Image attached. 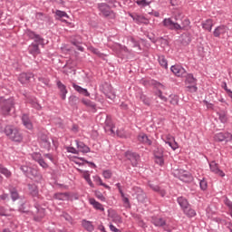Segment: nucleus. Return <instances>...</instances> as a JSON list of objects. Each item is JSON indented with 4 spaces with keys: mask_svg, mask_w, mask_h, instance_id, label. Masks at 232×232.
Returning a JSON list of instances; mask_svg holds the SVG:
<instances>
[{
    "mask_svg": "<svg viewBox=\"0 0 232 232\" xmlns=\"http://www.w3.org/2000/svg\"><path fill=\"white\" fill-rule=\"evenodd\" d=\"M0 173H2V175H5V177H6L7 179H10V177H12V172L8 170V169L3 167V165L1 164H0Z\"/></svg>",
    "mask_w": 232,
    "mask_h": 232,
    "instance_id": "obj_37",
    "label": "nucleus"
},
{
    "mask_svg": "<svg viewBox=\"0 0 232 232\" xmlns=\"http://www.w3.org/2000/svg\"><path fill=\"white\" fill-rule=\"evenodd\" d=\"M138 140L139 142H140L141 144H145L146 146H151L152 144L151 140H150L148 135H146L145 133H140L138 135Z\"/></svg>",
    "mask_w": 232,
    "mask_h": 232,
    "instance_id": "obj_20",
    "label": "nucleus"
},
{
    "mask_svg": "<svg viewBox=\"0 0 232 232\" xmlns=\"http://www.w3.org/2000/svg\"><path fill=\"white\" fill-rule=\"evenodd\" d=\"M72 88L75 90V92H78V93H81L82 95H84L85 97H90V92H88L87 89H84L75 83H72Z\"/></svg>",
    "mask_w": 232,
    "mask_h": 232,
    "instance_id": "obj_26",
    "label": "nucleus"
},
{
    "mask_svg": "<svg viewBox=\"0 0 232 232\" xmlns=\"http://www.w3.org/2000/svg\"><path fill=\"white\" fill-rule=\"evenodd\" d=\"M185 77V84L187 85V90L188 92H189L190 93H195L198 88L197 87V80L195 78V76H193V74L191 73H188L186 74Z\"/></svg>",
    "mask_w": 232,
    "mask_h": 232,
    "instance_id": "obj_2",
    "label": "nucleus"
},
{
    "mask_svg": "<svg viewBox=\"0 0 232 232\" xmlns=\"http://www.w3.org/2000/svg\"><path fill=\"white\" fill-rule=\"evenodd\" d=\"M199 188L202 191H206L208 189V181L206 179H199Z\"/></svg>",
    "mask_w": 232,
    "mask_h": 232,
    "instance_id": "obj_43",
    "label": "nucleus"
},
{
    "mask_svg": "<svg viewBox=\"0 0 232 232\" xmlns=\"http://www.w3.org/2000/svg\"><path fill=\"white\" fill-rule=\"evenodd\" d=\"M225 206H227V208H228L229 211L232 210V201H230L228 197H225L224 200H223Z\"/></svg>",
    "mask_w": 232,
    "mask_h": 232,
    "instance_id": "obj_46",
    "label": "nucleus"
},
{
    "mask_svg": "<svg viewBox=\"0 0 232 232\" xmlns=\"http://www.w3.org/2000/svg\"><path fill=\"white\" fill-rule=\"evenodd\" d=\"M170 104H173V106L179 104V96L177 95H170Z\"/></svg>",
    "mask_w": 232,
    "mask_h": 232,
    "instance_id": "obj_50",
    "label": "nucleus"
},
{
    "mask_svg": "<svg viewBox=\"0 0 232 232\" xmlns=\"http://www.w3.org/2000/svg\"><path fill=\"white\" fill-rule=\"evenodd\" d=\"M28 189H29V193H30V195H32V197H37V195H39V188H37V185L29 184Z\"/></svg>",
    "mask_w": 232,
    "mask_h": 232,
    "instance_id": "obj_31",
    "label": "nucleus"
},
{
    "mask_svg": "<svg viewBox=\"0 0 232 232\" xmlns=\"http://www.w3.org/2000/svg\"><path fill=\"white\" fill-rule=\"evenodd\" d=\"M95 197L99 198L102 202H106V198H104V195L101 192H96Z\"/></svg>",
    "mask_w": 232,
    "mask_h": 232,
    "instance_id": "obj_59",
    "label": "nucleus"
},
{
    "mask_svg": "<svg viewBox=\"0 0 232 232\" xmlns=\"http://www.w3.org/2000/svg\"><path fill=\"white\" fill-rule=\"evenodd\" d=\"M35 17L37 19V21H48V15L43 14V13H36Z\"/></svg>",
    "mask_w": 232,
    "mask_h": 232,
    "instance_id": "obj_41",
    "label": "nucleus"
},
{
    "mask_svg": "<svg viewBox=\"0 0 232 232\" xmlns=\"http://www.w3.org/2000/svg\"><path fill=\"white\" fill-rule=\"evenodd\" d=\"M63 218L67 221V222H72V218H71V216L67 213L63 215Z\"/></svg>",
    "mask_w": 232,
    "mask_h": 232,
    "instance_id": "obj_64",
    "label": "nucleus"
},
{
    "mask_svg": "<svg viewBox=\"0 0 232 232\" xmlns=\"http://www.w3.org/2000/svg\"><path fill=\"white\" fill-rule=\"evenodd\" d=\"M22 122L27 130H34V124L32 123V121L30 120V116L28 114H23L22 115Z\"/></svg>",
    "mask_w": 232,
    "mask_h": 232,
    "instance_id": "obj_19",
    "label": "nucleus"
},
{
    "mask_svg": "<svg viewBox=\"0 0 232 232\" xmlns=\"http://www.w3.org/2000/svg\"><path fill=\"white\" fill-rule=\"evenodd\" d=\"M140 100L142 101L146 106H150V98L146 97V95L140 94Z\"/></svg>",
    "mask_w": 232,
    "mask_h": 232,
    "instance_id": "obj_47",
    "label": "nucleus"
},
{
    "mask_svg": "<svg viewBox=\"0 0 232 232\" xmlns=\"http://www.w3.org/2000/svg\"><path fill=\"white\" fill-rule=\"evenodd\" d=\"M136 4L138 5V6H141L142 8H144L146 6H150L151 2H150L149 0H137Z\"/></svg>",
    "mask_w": 232,
    "mask_h": 232,
    "instance_id": "obj_39",
    "label": "nucleus"
},
{
    "mask_svg": "<svg viewBox=\"0 0 232 232\" xmlns=\"http://www.w3.org/2000/svg\"><path fill=\"white\" fill-rule=\"evenodd\" d=\"M177 202L178 204L180 206L181 209H186V208L189 207V202L188 201V199L184 197H179L177 198Z\"/></svg>",
    "mask_w": 232,
    "mask_h": 232,
    "instance_id": "obj_28",
    "label": "nucleus"
},
{
    "mask_svg": "<svg viewBox=\"0 0 232 232\" xmlns=\"http://www.w3.org/2000/svg\"><path fill=\"white\" fill-rule=\"evenodd\" d=\"M130 16L131 17V19H133V21H135V23H144V21L146 20V18L143 15L140 14H130Z\"/></svg>",
    "mask_w": 232,
    "mask_h": 232,
    "instance_id": "obj_33",
    "label": "nucleus"
},
{
    "mask_svg": "<svg viewBox=\"0 0 232 232\" xmlns=\"http://www.w3.org/2000/svg\"><path fill=\"white\" fill-rule=\"evenodd\" d=\"M158 61L160 66H162V68H165V70H168V60H166L165 55H160L158 58Z\"/></svg>",
    "mask_w": 232,
    "mask_h": 232,
    "instance_id": "obj_34",
    "label": "nucleus"
},
{
    "mask_svg": "<svg viewBox=\"0 0 232 232\" xmlns=\"http://www.w3.org/2000/svg\"><path fill=\"white\" fill-rule=\"evenodd\" d=\"M82 226L83 229H85L86 231H89V232H92L95 229V227L93 226L92 221H89L86 219L82 220Z\"/></svg>",
    "mask_w": 232,
    "mask_h": 232,
    "instance_id": "obj_25",
    "label": "nucleus"
},
{
    "mask_svg": "<svg viewBox=\"0 0 232 232\" xmlns=\"http://www.w3.org/2000/svg\"><path fill=\"white\" fill-rule=\"evenodd\" d=\"M104 130L108 135H115V124L111 121V116H106Z\"/></svg>",
    "mask_w": 232,
    "mask_h": 232,
    "instance_id": "obj_8",
    "label": "nucleus"
},
{
    "mask_svg": "<svg viewBox=\"0 0 232 232\" xmlns=\"http://www.w3.org/2000/svg\"><path fill=\"white\" fill-rule=\"evenodd\" d=\"M209 168L210 171H212V173H215V175H218L219 177H226V173L218 169V164L217 162L211 161L209 163Z\"/></svg>",
    "mask_w": 232,
    "mask_h": 232,
    "instance_id": "obj_15",
    "label": "nucleus"
},
{
    "mask_svg": "<svg viewBox=\"0 0 232 232\" xmlns=\"http://www.w3.org/2000/svg\"><path fill=\"white\" fill-rule=\"evenodd\" d=\"M184 215L188 217V218H193V217H197V211L191 208V205H188V207L185 208L183 210Z\"/></svg>",
    "mask_w": 232,
    "mask_h": 232,
    "instance_id": "obj_23",
    "label": "nucleus"
},
{
    "mask_svg": "<svg viewBox=\"0 0 232 232\" xmlns=\"http://www.w3.org/2000/svg\"><path fill=\"white\" fill-rule=\"evenodd\" d=\"M33 159L35 160V162H39L40 160L43 159V156L40 153H34Z\"/></svg>",
    "mask_w": 232,
    "mask_h": 232,
    "instance_id": "obj_60",
    "label": "nucleus"
},
{
    "mask_svg": "<svg viewBox=\"0 0 232 232\" xmlns=\"http://www.w3.org/2000/svg\"><path fill=\"white\" fill-rule=\"evenodd\" d=\"M38 164L42 167V168H44V169H46V168H48V165H47V163H45V161H44V160L42 158V160H40L39 161H38Z\"/></svg>",
    "mask_w": 232,
    "mask_h": 232,
    "instance_id": "obj_62",
    "label": "nucleus"
},
{
    "mask_svg": "<svg viewBox=\"0 0 232 232\" xmlns=\"http://www.w3.org/2000/svg\"><path fill=\"white\" fill-rule=\"evenodd\" d=\"M39 140L41 141L42 146L45 148V150H49L52 146V143L50 142V139L45 134H40Z\"/></svg>",
    "mask_w": 232,
    "mask_h": 232,
    "instance_id": "obj_17",
    "label": "nucleus"
},
{
    "mask_svg": "<svg viewBox=\"0 0 232 232\" xmlns=\"http://www.w3.org/2000/svg\"><path fill=\"white\" fill-rule=\"evenodd\" d=\"M14 100L9 99L4 102V105L1 107L3 115H9L14 107Z\"/></svg>",
    "mask_w": 232,
    "mask_h": 232,
    "instance_id": "obj_12",
    "label": "nucleus"
},
{
    "mask_svg": "<svg viewBox=\"0 0 232 232\" xmlns=\"http://www.w3.org/2000/svg\"><path fill=\"white\" fill-rule=\"evenodd\" d=\"M26 35L28 36L29 39H34L37 35V34H35V32L32 30H27Z\"/></svg>",
    "mask_w": 232,
    "mask_h": 232,
    "instance_id": "obj_58",
    "label": "nucleus"
},
{
    "mask_svg": "<svg viewBox=\"0 0 232 232\" xmlns=\"http://www.w3.org/2000/svg\"><path fill=\"white\" fill-rule=\"evenodd\" d=\"M11 198L14 202L19 198V193H17V190L15 188H13L11 190Z\"/></svg>",
    "mask_w": 232,
    "mask_h": 232,
    "instance_id": "obj_45",
    "label": "nucleus"
},
{
    "mask_svg": "<svg viewBox=\"0 0 232 232\" xmlns=\"http://www.w3.org/2000/svg\"><path fill=\"white\" fill-rule=\"evenodd\" d=\"M162 24L164 28L167 30H174L175 32H179L180 30V24L173 21L172 18H164L162 21Z\"/></svg>",
    "mask_w": 232,
    "mask_h": 232,
    "instance_id": "obj_6",
    "label": "nucleus"
},
{
    "mask_svg": "<svg viewBox=\"0 0 232 232\" xmlns=\"http://www.w3.org/2000/svg\"><path fill=\"white\" fill-rule=\"evenodd\" d=\"M5 133L14 142H21L23 140V134L19 130L10 125L5 126Z\"/></svg>",
    "mask_w": 232,
    "mask_h": 232,
    "instance_id": "obj_1",
    "label": "nucleus"
},
{
    "mask_svg": "<svg viewBox=\"0 0 232 232\" xmlns=\"http://www.w3.org/2000/svg\"><path fill=\"white\" fill-rule=\"evenodd\" d=\"M189 24H191V22L189 21V19L188 18L183 19L181 22L179 30H186V28H188Z\"/></svg>",
    "mask_w": 232,
    "mask_h": 232,
    "instance_id": "obj_38",
    "label": "nucleus"
},
{
    "mask_svg": "<svg viewBox=\"0 0 232 232\" xmlns=\"http://www.w3.org/2000/svg\"><path fill=\"white\" fill-rule=\"evenodd\" d=\"M130 43H132L134 48H138V50H140V43L135 40V38H130Z\"/></svg>",
    "mask_w": 232,
    "mask_h": 232,
    "instance_id": "obj_56",
    "label": "nucleus"
},
{
    "mask_svg": "<svg viewBox=\"0 0 232 232\" xmlns=\"http://www.w3.org/2000/svg\"><path fill=\"white\" fill-rule=\"evenodd\" d=\"M97 8L100 12V15H103V17H111V19L115 17V13L111 11L110 5L106 3H99L97 4Z\"/></svg>",
    "mask_w": 232,
    "mask_h": 232,
    "instance_id": "obj_3",
    "label": "nucleus"
},
{
    "mask_svg": "<svg viewBox=\"0 0 232 232\" xmlns=\"http://www.w3.org/2000/svg\"><path fill=\"white\" fill-rule=\"evenodd\" d=\"M159 157H164V150L162 148H157L154 150V159Z\"/></svg>",
    "mask_w": 232,
    "mask_h": 232,
    "instance_id": "obj_42",
    "label": "nucleus"
},
{
    "mask_svg": "<svg viewBox=\"0 0 232 232\" xmlns=\"http://www.w3.org/2000/svg\"><path fill=\"white\" fill-rule=\"evenodd\" d=\"M38 81L44 84V86H48V84H50V80L46 78H38Z\"/></svg>",
    "mask_w": 232,
    "mask_h": 232,
    "instance_id": "obj_61",
    "label": "nucleus"
},
{
    "mask_svg": "<svg viewBox=\"0 0 232 232\" xmlns=\"http://www.w3.org/2000/svg\"><path fill=\"white\" fill-rule=\"evenodd\" d=\"M213 35L214 37L226 39V37H229V27L226 24H220L214 29Z\"/></svg>",
    "mask_w": 232,
    "mask_h": 232,
    "instance_id": "obj_4",
    "label": "nucleus"
},
{
    "mask_svg": "<svg viewBox=\"0 0 232 232\" xmlns=\"http://www.w3.org/2000/svg\"><path fill=\"white\" fill-rule=\"evenodd\" d=\"M218 119L223 124H226V122H227V115H226L225 112L218 113Z\"/></svg>",
    "mask_w": 232,
    "mask_h": 232,
    "instance_id": "obj_44",
    "label": "nucleus"
},
{
    "mask_svg": "<svg viewBox=\"0 0 232 232\" xmlns=\"http://www.w3.org/2000/svg\"><path fill=\"white\" fill-rule=\"evenodd\" d=\"M89 204H91V206H92L94 209H97L98 211H104V206H102V204L95 200L93 198L89 199Z\"/></svg>",
    "mask_w": 232,
    "mask_h": 232,
    "instance_id": "obj_24",
    "label": "nucleus"
},
{
    "mask_svg": "<svg viewBox=\"0 0 232 232\" xmlns=\"http://www.w3.org/2000/svg\"><path fill=\"white\" fill-rule=\"evenodd\" d=\"M28 179H39L41 178V174H39V170L36 169L31 168L29 169V174H27Z\"/></svg>",
    "mask_w": 232,
    "mask_h": 232,
    "instance_id": "obj_32",
    "label": "nucleus"
},
{
    "mask_svg": "<svg viewBox=\"0 0 232 232\" xmlns=\"http://www.w3.org/2000/svg\"><path fill=\"white\" fill-rule=\"evenodd\" d=\"M109 227H110V230L112 231V232H122V231H121V229L117 228V227H116L115 226H113L112 224H111V225L109 226Z\"/></svg>",
    "mask_w": 232,
    "mask_h": 232,
    "instance_id": "obj_63",
    "label": "nucleus"
},
{
    "mask_svg": "<svg viewBox=\"0 0 232 232\" xmlns=\"http://www.w3.org/2000/svg\"><path fill=\"white\" fill-rule=\"evenodd\" d=\"M29 53H31V55H39V53H41V49H39V44H32L29 46Z\"/></svg>",
    "mask_w": 232,
    "mask_h": 232,
    "instance_id": "obj_29",
    "label": "nucleus"
},
{
    "mask_svg": "<svg viewBox=\"0 0 232 232\" xmlns=\"http://www.w3.org/2000/svg\"><path fill=\"white\" fill-rule=\"evenodd\" d=\"M32 79H34V73L32 72H22L18 76V81L21 84H28V82H31Z\"/></svg>",
    "mask_w": 232,
    "mask_h": 232,
    "instance_id": "obj_13",
    "label": "nucleus"
},
{
    "mask_svg": "<svg viewBox=\"0 0 232 232\" xmlns=\"http://www.w3.org/2000/svg\"><path fill=\"white\" fill-rule=\"evenodd\" d=\"M53 198L56 200H70V193L63 192V193H55L53 195Z\"/></svg>",
    "mask_w": 232,
    "mask_h": 232,
    "instance_id": "obj_27",
    "label": "nucleus"
},
{
    "mask_svg": "<svg viewBox=\"0 0 232 232\" xmlns=\"http://www.w3.org/2000/svg\"><path fill=\"white\" fill-rule=\"evenodd\" d=\"M82 104H84L85 106H87L88 108H92V110H95V108H96V104H95V102H92V101H90V100H88V99H82Z\"/></svg>",
    "mask_w": 232,
    "mask_h": 232,
    "instance_id": "obj_36",
    "label": "nucleus"
},
{
    "mask_svg": "<svg viewBox=\"0 0 232 232\" xmlns=\"http://www.w3.org/2000/svg\"><path fill=\"white\" fill-rule=\"evenodd\" d=\"M132 191L134 195H136V198L138 202L144 203L146 202L148 196H146V193H144V190L139 187H133Z\"/></svg>",
    "mask_w": 232,
    "mask_h": 232,
    "instance_id": "obj_10",
    "label": "nucleus"
},
{
    "mask_svg": "<svg viewBox=\"0 0 232 232\" xmlns=\"http://www.w3.org/2000/svg\"><path fill=\"white\" fill-rule=\"evenodd\" d=\"M173 175L176 177V179L182 180V182H188V179H189V173L183 169L175 170Z\"/></svg>",
    "mask_w": 232,
    "mask_h": 232,
    "instance_id": "obj_14",
    "label": "nucleus"
},
{
    "mask_svg": "<svg viewBox=\"0 0 232 232\" xmlns=\"http://www.w3.org/2000/svg\"><path fill=\"white\" fill-rule=\"evenodd\" d=\"M125 158L127 160H130L133 168H137V166H139V162H140V155L137 152L128 150L125 152Z\"/></svg>",
    "mask_w": 232,
    "mask_h": 232,
    "instance_id": "obj_5",
    "label": "nucleus"
},
{
    "mask_svg": "<svg viewBox=\"0 0 232 232\" xmlns=\"http://www.w3.org/2000/svg\"><path fill=\"white\" fill-rule=\"evenodd\" d=\"M34 219L36 222H41L42 218H44L46 215L44 208H41L39 204L34 205V209L33 210Z\"/></svg>",
    "mask_w": 232,
    "mask_h": 232,
    "instance_id": "obj_7",
    "label": "nucleus"
},
{
    "mask_svg": "<svg viewBox=\"0 0 232 232\" xmlns=\"http://www.w3.org/2000/svg\"><path fill=\"white\" fill-rule=\"evenodd\" d=\"M102 175L105 179H111L113 173H111V170L107 169V170H103Z\"/></svg>",
    "mask_w": 232,
    "mask_h": 232,
    "instance_id": "obj_53",
    "label": "nucleus"
},
{
    "mask_svg": "<svg viewBox=\"0 0 232 232\" xmlns=\"http://www.w3.org/2000/svg\"><path fill=\"white\" fill-rule=\"evenodd\" d=\"M55 14H56L57 17H59L60 19L63 17L68 18V14H66V12H64V11L56 10Z\"/></svg>",
    "mask_w": 232,
    "mask_h": 232,
    "instance_id": "obj_52",
    "label": "nucleus"
},
{
    "mask_svg": "<svg viewBox=\"0 0 232 232\" xmlns=\"http://www.w3.org/2000/svg\"><path fill=\"white\" fill-rule=\"evenodd\" d=\"M214 140L217 142H230L232 140V134L229 132H219L215 134Z\"/></svg>",
    "mask_w": 232,
    "mask_h": 232,
    "instance_id": "obj_9",
    "label": "nucleus"
},
{
    "mask_svg": "<svg viewBox=\"0 0 232 232\" xmlns=\"http://www.w3.org/2000/svg\"><path fill=\"white\" fill-rule=\"evenodd\" d=\"M32 167L28 166V165H22L20 166V169L21 171H23L24 175H25V177H28V175L30 174V169Z\"/></svg>",
    "mask_w": 232,
    "mask_h": 232,
    "instance_id": "obj_40",
    "label": "nucleus"
},
{
    "mask_svg": "<svg viewBox=\"0 0 232 232\" xmlns=\"http://www.w3.org/2000/svg\"><path fill=\"white\" fill-rule=\"evenodd\" d=\"M80 173H82L83 174V179L85 180H89L90 179V172L88 170H82V169H79Z\"/></svg>",
    "mask_w": 232,
    "mask_h": 232,
    "instance_id": "obj_57",
    "label": "nucleus"
},
{
    "mask_svg": "<svg viewBox=\"0 0 232 232\" xmlns=\"http://www.w3.org/2000/svg\"><path fill=\"white\" fill-rule=\"evenodd\" d=\"M170 71L176 75V77H186L187 75L186 69L179 64L172 65L170 67Z\"/></svg>",
    "mask_w": 232,
    "mask_h": 232,
    "instance_id": "obj_11",
    "label": "nucleus"
},
{
    "mask_svg": "<svg viewBox=\"0 0 232 232\" xmlns=\"http://www.w3.org/2000/svg\"><path fill=\"white\" fill-rule=\"evenodd\" d=\"M107 99H110L111 101H114L116 95L113 91H110L109 92H104Z\"/></svg>",
    "mask_w": 232,
    "mask_h": 232,
    "instance_id": "obj_51",
    "label": "nucleus"
},
{
    "mask_svg": "<svg viewBox=\"0 0 232 232\" xmlns=\"http://www.w3.org/2000/svg\"><path fill=\"white\" fill-rule=\"evenodd\" d=\"M34 43H37L36 44H43L44 43V39H43V37H41L39 34H36L34 37Z\"/></svg>",
    "mask_w": 232,
    "mask_h": 232,
    "instance_id": "obj_49",
    "label": "nucleus"
},
{
    "mask_svg": "<svg viewBox=\"0 0 232 232\" xmlns=\"http://www.w3.org/2000/svg\"><path fill=\"white\" fill-rule=\"evenodd\" d=\"M155 163L158 164L159 166H164V156L155 158Z\"/></svg>",
    "mask_w": 232,
    "mask_h": 232,
    "instance_id": "obj_55",
    "label": "nucleus"
},
{
    "mask_svg": "<svg viewBox=\"0 0 232 232\" xmlns=\"http://www.w3.org/2000/svg\"><path fill=\"white\" fill-rule=\"evenodd\" d=\"M203 30H207V32H211L213 30V21L211 19H207L202 23Z\"/></svg>",
    "mask_w": 232,
    "mask_h": 232,
    "instance_id": "obj_30",
    "label": "nucleus"
},
{
    "mask_svg": "<svg viewBox=\"0 0 232 232\" xmlns=\"http://www.w3.org/2000/svg\"><path fill=\"white\" fill-rule=\"evenodd\" d=\"M56 86H57L58 90H60L62 100L66 101V94L68 93L66 85H64L62 81L58 80V81H56Z\"/></svg>",
    "mask_w": 232,
    "mask_h": 232,
    "instance_id": "obj_16",
    "label": "nucleus"
},
{
    "mask_svg": "<svg viewBox=\"0 0 232 232\" xmlns=\"http://www.w3.org/2000/svg\"><path fill=\"white\" fill-rule=\"evenodd\" d=\"M109 217L110 218H111L112 222H114V224H122V218H121L120 215H118L115 210H111L109 213Z\"/></svg>",
    "mask_w": 232,
    "mask_h": 232,
    "instance_id": "obj_22",
    "label": "nucleus"
},
{
    "mask_svg": "<svg viewBox=\"0 0 232 232\" xmlns=\"http://www.w3.org/2000/svg\"><path fill=\"white\" fill-rule=\"evenodd\" d=\"M93 180L96 182V184H99V186H102L106 189H110V186H108L106 183L102 182V179L99 176H94Z\"/></svg>",
    "mask_w": 232,
    "mask_h": 232,
    "instance_id": "obj_35",
    "label": "nucleus"
},
{
    "mask_svg": "<svg viewBox=\"0 0 232 232\" xmlns=\"http://www.w3.org/2000/svg\"><path fill=\"white\" fill-rule=\"evenodd\" d=\"M122 202L124 204V208H131V204L130 203V198L128 197L123 196L121 197Z\"/></svg>",
    "mask_w": 232,
    "mask_h": 232,
    "instance_id": "obj_48",
    "label": "nucleus"
},
{
    "mask_svg": "<svg viewBox=\"0 0 232 232\" xmlns=\"http://www.w3.org/2000/svg\"><path fill=\"white\" fill-rule=\"evenodd\" d=\"M66 150L68 153H72L73 155H79V150L73 147H67Z\"/></svg>",
    "mask_w": 232,
    "mask_h": 232,
    "instance_id": "obj_54",
    "label": "nucleus"
},
{
    "mask_svg": "<svg viewBox=\"0 0 232 232\" xmlns=\"http://www.w3.org/2000/svg\"><path fill=\"white\" fill-rule=\"evenodd\" d=\"M76 142V146L78 148V153H90L91 150L90 147H88L86 144H84V142L82 141H79V140H75Z\"/></svg>",
    "mask_w": 232,
    "mask_h": 232,
    "instance_id": "obj_18",
    "label": "nucleus"
},
{
    "mask_svg": "<svg viewBox=\"0 0 232 232\" xmlns=\"http://www.w3.org/2000/svg\"><path fill=\"white\" fill-rule=\"evenodd\" d=\"M151 222L154 226H156V227H164L166 225V219L162 218L152 217Z\"/></svg>",
    "mask_w": 232,
    "mask_h": 232,
    "instance_id": "obj_21",
    "label": "nucleus"
}]
</instances>
